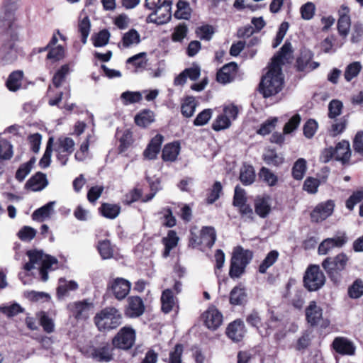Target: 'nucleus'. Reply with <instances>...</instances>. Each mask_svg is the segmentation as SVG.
<instances>
[{
  "label": "nucleus",
  "mask_w": 363,
  "mask_h": 363,
  "mask_svg": "<svg viewBox=\"0 0 363 363\" xmlns=\"http://www.w3.org/2000/svg\"><path fill=\"white\" fill-rule=\"evenodd\" d=\"M112 351L113 349L108 345L101 346L93 350L91 357L98 362H108L113 359Z\"/></svg>",
  "instance_id": "cd10ccee"
},
{
  "label": "nucleus",
  "mask_w": 363,
  "mask_h": 363,
  "mask_svg": "<svg viewBox=\"0 0 363 363\" xmlns=\"http://www.w3.org/2000/svg\"><path fill=\"white\" fill-rule=\"evenodd\" d=\"M154 121L153 112L147 110L141 112L135 117V123L141 127H146Z\"/></svg>",
  "instance_id": "de8ad7c7"
},
{
  "label": "nucleus",
  "mask_w": 363,
  "mask_h": 363,
  "mask_svg": "<svg viewBox=\"0 0 363 363\" xmlns=\"http://www.w3.org/2000/svg\"><path fill=\"white\" fill-rule=\"evenodd\" d=\"M45 187V175L41 172H37L31 177L26 183L25 188L32 191H38Z\"/></svg>",
  "instance_id": "c85d7f7f"
},
{
  "label": "nucleus",
  "mask_w": 363,
  "mask_h": 363,
  "mask_svg": "<svg viewBox=\"0 0 363 363\" xmlns=\"http://www.w3.org/2000/svg\"><path fill=\"white\" fill-rule=\"evenodd\" d=\"M47 50L48 51L47 58L54 62L60 61L66 56V50L65 47L61 45L47 46Z\"/></svg>",
  "instance_id": "a19ab883"
},
{
  "label": "nucleus",
  "mask_w": 363,
  "mask_h": 363,
  "mask_svg": "<svg viewBox=\"0 0 363 363\" xmlns=\"http://www.w3.org/2000/svg\"><path fill=\"white\" fill-rule=\"evenodd\" d=\"M324 176L320 179H318L313 177H308L303 184V189L309 194H315L318 191V188L321 182H325L328 178L329 173V169L324 167L322 169Z\"/></svg>",
  "instance_id": "a878e982"
},
{
  "label": "nucleus",
  "mask_w": 363,
  "mask_h": 363,
  "mask_svg": "<svg viewBox=\"0 0 363 363\" xmlns=\"http://www.w3.org/2000/svg\"><path fill=\"white\" fill-rule=\"evenodd\" d=\"M69 72V68L68 65H62L59 70L55 73L53 77L52 82L53 84L58 87L61 85L62 82L64 81L65 77Z\"/></svg>",
  "instance_id": "680f3d73"
},
{
  "label": "nucleus",
  "mask_w": 363,
  "mask_h": 363,
  "mask_svg": "<svg viewBox=\"0 0 363 363\" xmlns=\"http://www.w3.org/2000/svg\"><path fill=\"white\" fill-rule=\"evenodd\" d=\"M349 296L352 298H358L363 295V281L356 280L348 289Z\"/></svg>",
  "instance_id": "774afa93"
},
{
  "label": "nucleus",
  "mask_w": 363,
  "mask_h": 363,
  "mask_svg": "<svg viewBox=\"0 0 363 363\" xmlns=\"http://www.w3.org/2000/svg\"><path fill=\"white\" fill-rule=\"evenodd\" d=\"M362 69V65L359 62H354L348 65L345 71V79L350 82L356 77Z\"/></svg>",
  "instance_id": "3c124183"
},
{
  "label": "nucleus",
  "mask_w": 363,
  "mask_h": 363,
  "mask_svg": "<svg viewBox=\"0 0 363 363\" xmlns=\"http://www.w3.org/2000/svg\"><path fill=\"white\" fill-rule=\"evenodd\" d=\"M74 140L68 137L60 138L58 139L56 147L61 150L62 152L72 153L74 150Z\"/></svg>",
  "instance_id": "864d4df0"
},
{
  "label": "nucleus",
  "mask_w": 363,
  "mask_h": 363,
  "mask_svg": "<svg viewBox=\"0 0 363 363\" xmlns=\"http://www.w3.org/2000/svg\"><path fill=\"white\" fill-rule=\"evenodd\" d=\"M216 240V233L214 228L210 226L203 227L201 230L199 240H191V245H202L211 248Z\"/></svg>",
  "instance_id": "2eb2a0df"
},
{
  "label": "nucleus",
  "mask_w": 363,
  "mask_h": 363,
  "mask_svg": "<svg viewBox=\"0 0 363 363\" xmlns=\"http://www.w3.org/2000/svg\"><path fill=\"white\" fill-rule=\"evenodd\" d=\"M205 325L211 330L218 329L223 323L222 313L214 306L208 308L202 315Z\"/></svg>",
  "instance_id": "9b49d317"
},
{
  "label": "nucleus",
  "mask_w": 363,
  "mask_h": 363,
  "mask_svg": "<svg viewBox=\"0 0 363 363\" xmlns=\"http://www.w3.org/2000/svg\"><path fill=\"white\" fill-rule=\"evenodd\" d=\"M18 40L17 26L11 19L0 21V65L13 64L18 58L16 42Z\"/></svg>",
  "instance_id": "f03ea898"
},
{
  "label": "nucleus",
  "mask_w": 363,
  "mask_h": 363,
  "mask_svg": "<svg viewBox=\"0 0 363 363\" xmlns=\"http://www.w3.org/2000/svg\"><path fill=\"white\" fill-rule=\"evenodd\" d=\"M231 125V121L229 118H227L223 113L217 116L216 120L212 124V128L216 131H220L221 130L229 128Z\"/></svg>",
  "instance_id": "5fc2aeb1"
},
{
  "label": "nucleus",
  "mask_w": 363,
  "mask_h": 363,
  "mask_svg": "<svg viewBox=\"0 0 363 363\" xmlns=\"http://www.w3.org/2000/svg\"><path fill=\"white\" fill-rule=\"evenodd\" d=\"M347 125V120L344 117L340 121L333 123L330 128L328 129L329 134L335 137L342 133L346 128Z\"/></svg>",
  "instance_id": "6e6d98bb"
},
{
  "label": "nucleus",
  "mask_w": 363,
  "mask_h": 363,
  "mask_svg": "<svg viewBox=\"0 0 363 363\" xmlns=\"http://www.w3.org/2000/svg\"><path fill=\"white\" fill-rule=\"evenodd\" d=\"M347 242L345 233L335 238H326L318 246V253L325 255L331 252L335 247H342Z\"/></svg>",
  "instance_id": "4468645a"
},
{
  "label": "nucleus",
  "mask_w": 363,
  "mask_h": 363,
  "mask_svg": "<svg viewBox=\"0 0 363 363\" xmlns=\"http://www.w3.org/2000/svg\"><path fill=\"white\" fill-rule=\"evenodd\" d=\"M35 163V160L31 159L28 162L21 164L16 173V179L22 182L26 176L30 172L33 165Z\"/></svg>",
  "instance_id": "603ef678"
},
{
  "label": "nucleus",
  "mask_w": 363,
  "mask_h": 363,
  "mask_svg": "<svg viewBox=\"0 0 363 363\" xmlns=\"http://www.w3.org/2000/svg\"><path fill=\"white\" fill-rule=\"evenodd\" d=\"M325 282V277L318 265L309 266L303 277L304 286L310 291L320 289Z\"/></svg>",
  "instance_id": "423d86ee"
},
{
  "label": "nucleus",
  "mask_w": 363,
  "mask_h": 363,
  "mask_svg": "<svg viewBox=\"0 0 363 363\" xmlns=\"http://www.w3.org/2000/svg\"><path fill=\"white\" fill-rule=\"evenodd\" d=\"M180 150L179 144L173 143L166 145L162 150V159L164 161H174Z\"/></svg>",
  "instance_id": "4c0bfd02"
},
{
  "label": "nucleus",
  "mask_w": 363,
  "mask_h": 363,
  "mask_svg": "<svg viewBox=\"0 0 363 363\" xmlns=\"http://www.w3.org/2000/svg\"><path fill=\"white\" fill-rule=\"evenodd\" d=\"M153 10H155V11L147 18V23L162 25L167 23L171 19L172 13L170 8H164L162 6L160 5Z\"/></svg>",
  "instance_id": "f3484780"
},
{
  "label": "nucleus",
  "mask_w": 363,
  "mask_h": 363,
  "mask_svg": "<svg viewBox=\"0 0 363 363\" xmlns=\"http://www.w3.org/2000/svg\"><path fill=\"white\" fill-rule=\"evenodd\" d=\"M348 262L347 256L340 253L335 257H327L322 262V267L328 274L330 280L338 284L342 279L341 272L345 269Z\"/></svg>",
  "instance_id": "39448f33"
},
{
  "label": "nucleus",
  "mask_w": 363,
  "mask_h": 363,
  "mask_svg": "<svg viewBox=\"0 0 363 363\" xmlns=\"http://www.w3.org/2000/svg\"><path fill=\"white\" fill-rule=\"evenodd\" d=\"M247 301V293L241 286L234 287L230 293V303L234 306L242 305Z\"/></svg>",
  "instance_id": "72a5a7b5"
},
{
  "label": "nucleus",
  "mask_w": 363,
  "mask_h": 363,
  "mask_svg": "<svg viewBox=\"0 0 363 363\" xmlns=\"http://www.w3.org/2000/svg\"><path fill=\"white\" fill-rule=\"evenodd\" d=\"M162 219V225L167 228H172L176 225L177 220L169 207L163 208L159 213Z\"/></svg>",
  "instance_id": "49530a36"
},
{
  "label": "nucleus",
  "mask_w": 363,
  "mask_h": 363,
  "mask_svg": "<svg viewBox=\"0 0 363 363\" xmlns=\"http://www.w3.org/2000/svg\"><path fill=\"white\" fill-rule=\"evenodd\" d=\"M196 33L200 39L210 40L214 33V30L211 26L205 25L197 28Z\"/></svg>",
  "instance_id": "69168bd1"
},
{
  "label": "nucleus",
  "mask_w": 363,
  "mask_h": 363,
  "mask_svg": "<svg viewBox=\"0 0 363 363\" xmlns=\"http://www.w3.org/2000/svg\"><path fill=\"white\" fill-rule=\"evenodd\" d=\"M196 102L193 96L186 97L182 104L181 111L184 116L186 118L191 117L196 110Z\"/></svg>",
  "instance_id": "79ce46f5"
},
{
  "label": "nucleus",
  "mask_w": 363,
  "mask_h": 363,
  "mask_svg": "<svg viewBox=\"0 0 363 363\" xmlns=\"http://www.w3.org/2000/svg\"><path fill=\"white\" fill-rule=\"evenodd\" d=\"M23 72L21 70H16L11 72L6 82V87L11 91H18L22 85Z\"/></svg>",
  "instance_id": "2f4dec72"
},
{
  "label": "nucleus",
  "mask_w": 363,
  "mask_h": 363,
  "mask_svg": "<svg viewBox=\"0 0 363 363\" xmlns=\"http://www.w3.org/2000/svg\"><path fill=\"white\" fill-rule=\"evenodd\" d=\"M177 10L174 13V16L178 19H187L190 16L188 4L180 0L177 2Z\"/></svg>",
  "instance_id": "052dcab7"
},
{
  "label": "nucleus",
  "mask_w": 363,
  "mask_h": 363,
  "mask_svg": "<svg viewBox=\"0 0 363 363\" xmlns=\"http://www.w3.org/2000/svg\"><path fill=\"white\" fill-rule=\"evenodd\" d=\"M188 32L186 26L184 23L178 25L172 34L173 42H182L186 38Z\"/></svg>",
  "instance_id": "338daca9"
},
{
  "label": "nucleus",
  "mask_w": 363,
  "mask_h": 363,
  "mask_svg": "<svg viewBox=\"0 0 363 363\" xmlns=\"http://www.w3.org/2000/svg\"><path fill=\"white\" fill-rule=\"evenodd\" d=\"M142 99L143 94L140 91H126L121 95V99L125 106L140 102Z\"/></svg>",
  "instance_id": "c03bdc74"
},
{
  "label": "nucleus",
  "mask_w": 363,
  "mask_h": 363,
  "mask_svg": "<svg viewBox=\"0 0 363 363\" xmlns=\"http://www.w3.org/2000/svg\"><path fill=\"white\" fill-rule=\"evenodd\" d=\"M279 252L277 250L270 251L259 267V272L264 274L267 269L272 266L279 257Z\"/></svg>",
  "instance_id": "a18cd8bd"
},
{
  "label": "nucleus",
  "mask_w": 363,
  "mask_h": 363,
  "mask_svg": "<svg viewBox=\"0 0 363 363\" xmlns=\"http://www.w3.org/2000/svg\"><path fill=\"white\" fill-rule=\"evenodd\" d=\"M335 203L332 200L318 204L311 213V220L319 223L325 220L333 213Z\"/></svg>",
  "instance_id": "9d476101"
},
{
  "label": "nucleus",
  "mask_w": 363,
  "mask_h": 363,
  "mask_svg": "<svg viewBox=\"0 0 363 363\" xmlns=\"http://www.w3.org/2000/svg\"><path fill=\"white\" fill-rule=\"evenodd\" d=\"M350 10L347 6L342 5L338 11L339 19L337 21V29L340 35L345 37L348 35L351 21L349 16Z\"/></svg>",
  "instance_id": "6ab92c4d"
},
{
  "label": "nucleus",
  "mask_w": 363,
  "mask_h": 363,
  "mask_svg": "<svg viewBox=\"0 0 363 363\" xmlns=\"http://www.w3.org/2000/svg\"><path fill=\"white\" fill-rule=\"evenodd\" d=\"M278 121L277 118L274 117L261 125L260 128L257 130V133L262 135H266L270 133L275 128Z\"/></svg>",
  "instance_id": "e2e57ef3"
},
{
  "label": "nucleus",
  "mask_w": 363,
  "mask_h": 363,
  "mask_svg": "<svg viewBox=\"0 0 363 363\" xmlns=\"http://www.w3.org/2000/svg\"><path fill=\"white\" fill-rule=\"evenodd\" d=\"M135 341V332L130 327H123L113 339L114 347L128 350L132 347Z\"/></svg>",
  "instance_id": "1a4fd4ad"
},
{
  "label": "nucleus",
  "mask_w": 363,
  "mask_h": 363,
  "mask_svg": "<svg viewBox=\"0 0 363 363\" xmlns=\"http://www.w3.org/2000/svg\"><path fill=\"white\" fill-rule=\"evenodd\" d=\"M342 103L336 99L332 100L328 105V117L330 118H335L340 116L342 110Z\"/></svg>",
  "instance_id": "4d7b16f0"
},
{
  "label": "nucleus",
  "mask_w": 363,
  "mask_h": 363,
  "mask_svg": "<svg viewBox=\"0 0 363 363\" xmlns=\"http://www.w3.org/2000/svg\"><path fill=\"white\" fill-rule=\"evenodd\" d=\"M333 349L341 355H354L356 350L354 343L345 337H336L332 343Z\"/></svg>",
  "instance_id": "f8f14e48"
},
{
  "label": "nucleus",
  "mask_w": 363,
  "mask_h": 363,
  "mask_svg": "<svg viewBox=\"0 0 363 363\" xmlns=\"http://www.w3.org/2000/svg\"><path fill=\"white\" fill-rule=\"evenodd\" d=\"M20 0H4V16L0 21L10 20L14 24V14L13 12L18 9V3Z\"/></svg>",
  "instance_id": "58836bf2"
},
{
  "label": "nucleus",
  "mask_w": 363,
  "mask_h": 363,
  "mask_svg": "<svg viewBox=\"0 0 363 363\" xmlns=\"http://www.w3.org/2000/svg\"><path fill=\"white\" fill-rule=\"evenodd\" d=\"M101 214L108 219L116 218L121 212V206L118 204L104 203L99 208Z\"/></svg>",
  "instance_id": "c9c22d12"
},
{
  "label": "nucleus",
  "mask_w": 363,
  "mask_h": 363,
  "mask_svg": "<svg viewBox=\"0 0 363 363\" xmlns=\"http://www.w3.org/2000/svg\"><path fill=\"white\" fill-rule=\"evenodd\" d=\"M162 141L163 137L161 135H155L145 150L143 152L144 157L148 160L155 159L160 151Z\"/></svg>",
  "instance_id": "393cba45"
},
{
  "label": "nucleus",
  "mask_w": 363,
  "mask_h": 363,
  "mask_svg": "<svg viewBox=\"0 0 363 363\" xmlns=\"http://www.w3.org/2000/svg\"><path fill=\"white\" fill-rule=\"evenodd\" d=\"M27 255L29 257V262L24 264L23 269L26 271H30L33 269H38L41 279L45 281V259L43 251L28 250Z\"/></svg>",
  "instance_id": "6e6552de"
},
{
  "label": "nucleus",
  "mask_w": 363,
  "mask_h": 363,
  "mask_svg": "<svg viewBox=\"0 0 363 363\" xmlns=\"http://www.w3.org/2000/svg\"><path fill=\"white\" fill-rule=\"evenodd\" d=\"M140 42V34L135 29L133 28L123 34L121 42L118 44V47L122 46L124 48H128L138 45Z\"/></svg>",
  "instance_id": "c756f323"
},
{
  "label": "nucleus",
  "mask_w": 363,
  "mask_h": 363,
  "mask_svg": "<svg viewBox=\"0 0 363 363\" xmlns=\"http://www.w3.org/2000/svg\"><path fill=\"white\" fill-rule=\"evenodd\" d=\"M130 289V283L123 278L116 279L111 285V290L115 297L118 300L125 298Z\"/></svg>",
  "instance_id": "4be33fe9"
},
{
  "label": "nucleus",
  "mask_w": 363,
  "mask_h": 363,
  "mask_svg": "<svg viewBox=\"0 0 363 363\" xmlns=\"http://www.w3.org/2000/svg\"><path fill=\"white\" fill-rule=\"evenodd\" d=\"M17 235L21 240L23 242H30L35 238L36 230L30 226H23L18 232Z\"/></svg>",
  "instance_id": "bf43d9fd"
},
{
  "label": "nucleus",
  "mask_w": 363,
  "mask_h": 363,
  "mask_svg": "<svg viewBox=\"0 0 363 363\" xmlns=\"http://www.w3.org/2000/svg\"><path fill=\"white\" fill-rule=\"evenodd\" d=\"M323 317V310L317 305V303L312 301L306 308V320L311 325L318 324Z\"/></svg>",
  "instance_id": "412c9836"
},
{
  "label": "nucleus",
  "mask_w": 363,
  "mask_h": 363,
  "mask_svg": "<svg viewBox=\"0 0 363 363\" xmlns=\"http://www.w3.org/2000/svg\"><path fill=\"white\" fill-rule=\"evenodd\" d=\"M238 68L235 62H230L224 65L217 73V81L222 84H227L233 81Z\"/></svg>",
  "instance_id": "5701e85b"
},
{
  "label": "nucleus",
  "mask_w": 363,
  "mask_h": 363,
  "mask_svg": "<svg viewBox=\"0 0 363 363\" xmlns=\"http://www.w3.org/2000/svg\"><path fill=\"white\" fill-rule=\"evenodd\" d=\"M291 52V44L286 42L280 51L272 58L269 70L262 77L259 84V91L264 98L276 95L282 89L284 77L281 65L288 61Z\"/></svg>",
  "instance_id": "f257e3e1"
},
{
  "label": "nucleus",
  "mask_w": 363,
  "mask_h": 363,
  "mask_svg": "<svg viewBox=\"0 0 363 363\" xmlns=\"http://www.w3.org/2000/svg\"><path fill=\"white\" fill-rule=\"evenodd\" d=\"M162 311L169 313L176 305L175 299L171 289H165L161 296Z\"/></svg>",
  "instance_id": "f704fd0d"
},
{
  "label": "nucleus",
  "mask_w": 363,
  "mask_h": 363,
  "mask_svg": "<svg viewBox=\"0 0 363 363\" xmlns=\"http://www.w3.org/2000/svg\"><path fill=\"white\" fill-rule=\"evenodd\" d=\"M246 330L243 321L237 319L230 323L226 328V335L234 342H240L242 340Z\"/></svg>",
  "instance_id": "dca6fc26"
},
{
  "label": "nucleus",
  "mask_w": 363,
  "mask_h": 363,
  "mask_svg": "<svg viewBox=\"0 0 363 363\" xmlns=\"http://www.w3.org/2000/svg\"><path fill=\"white\" fill-rule=\"evenodd\" d=\"M179 240V238L174 230L168 231L167 236L162 239V243L164 246L162 253L163 257L167 258L169 257L171 250L177 246Z\"/></svg>",
  "instance_id": "bb28decb"
},
{
  "label": "nucleus",
  "mask_w": 363,
  "mask_h": 363,
  "mask_svg": "<svg viewBox=\"0 0 363 363\" xmlns=\"http://www.w3.org/2000/svg\"><path fill=\"white\" fill-rule=\"evenodd\" d=\"M98 250L104 259H110L113 255V247L108 240H104L99 242Z\"/></svg>",
  "instance_id": "09e8293b"
},
{
  "label": "nucleus",
  "mask_w": 363,
  "mask_h": 363,
  "mask_svg": "<svg viewBox=\"0 0 363 363\" xmlns=\"http://www.w3.org/2000/svg\"><path fill=\"white\" fill-rule=\"evenodd\" d=\"M128 305L125 310V315L130 318L140 316L145 311L143 300L139 296H131L128 299Z\"/></svg>",
  "instance_id": "aec40b11"
},
{
  "label": "nucleus",
  "mask_w": 363,
  "mask_h": 363,
  "mask_svg": "<svg viewBox=\"0 0 363 363\" xmlns=\"http://www.w3.org/2000/svg\"><path fill=\"white\" fill-rule=\"evenodd\" d=\"M268 312L269 316L267 320L262 323L260 328L258 329V333L262 337L269 336L280 325V320L275 315L274 312L271 310H269Z\"/></svg>",
  "instance_id": "a211bd4d"
},
{
  "label": "nucleus",
  "mask_w": 363,
  "mask_h": 363,
  "mask_svg": "<svg viewBox=\"0 0 363 363\" xmlns=\"http://www.w3.org/2000/svg\"><path fill=\"white\" fill-rule=\"evenodd\" d=\"M255 172L252 165L244 164L240 169L239 179L245 186H249L255 181Z\"/></svg>",
  "instance_id": "7c9ffc66"
},
{
  "label": "nucleus",
  "mask_w": 363,
  "mask_h": 363,
  "mask_svg": "<svg viewBox=\"0 0 363 363\" xmlns=\"http://www.w3.org/2000/svg\"><path fill=\"white\" fill-rule=\"evenodd\" d=\"M78 288V284L74 281H67L64 278L59 279V285L57 289V293L59 298L67 296L69 291H75Z\"/></svg>",
  "instance_id": "473e14b6"
},
{
  "label": "nucleus",
  "mask_w": 363,
  "mask_h": 363,
  "mask_svg": "<svg viewBox=\"0 0 363 363\" xmlns=\"http://www.w3.org/2000/svg\"><path fill=\"white\" fill-rule=\"evenodd\" d=\"M333 157L342 163L347 162L351 157L350 146L348 141L342 140L337 144L333 151Z\"/></svg>",
  "instance_id": "b1692460"
},
{
  "label": "nucleus",
  "mask_w": 363,
  "mask_h": 363,
  "mask_svg": "<svg viewBox=\"0 0 363 363\" xmlns=\"http://www.w3.org/2000/svg\"><path fill=\"white\" fill-rule=\"evenodd\" d=\"M256 213L261 218H265L269 213L271 208L268 197H258L255 201Z\"/></svg>",
  "instance_id": "e433bc0d"
},
{
  "label": "nucleus",
  "mask_w": 363,
  "mask_h": 363,
  "mask_svg": "<svg viewBox=\"0 0 363 363\" xmlns=\"http://www.w3.org/2000/svg\"><path fill=\"white\" fill-rule=\"evenodd\" d=\"M94 323L100 331L116 328L121 324L122 315L114 307H106L97 313Z\"/></svg>",
  "instance_id": "20e7f679"
},
{
  "label": "nucleus",
  "mask_w": 363,
  "mask_h": 363,
  "mask_svg": "<svg viewBox=\"0 0 363 363\" xmlns=\"http://www.w3.org/2000/svg\"><path fill=\"white\" fill-rule=\"evenodd\" d=\"M253 257L252 252L249 250H244L242 247H236L230 259V267L229 276L232 279H236L241 277L247 264L250 262Z\"/></svg>",
  "instance_id": "7ed1b4c3"
},
{
  "label": "nucleus",
  "mask_w": 363,
  "mask_h": 363,
  "mask_svg": "<svg viewBox=\"0 0 363 363\" xmlns=\"http://www.w3.org/2000/svg\"><path fill=\"white\" fill-rule=\"evenodd\" d=\"M313 53L309 50H302L296 60V67L298 71L309 72L319 67V63L313 62Z\"/></svg>",
  "instance_id": "ddd939ff"
},
{
  "label": "nucleus",
  "mask_w": 363,
  "mask_h": 363,
  "mask_svg": "<svg viewBox=\"0 0 363 363\" xmlns=\"http://www.w3.org/2000/svg\"><path fill=\"white\" fill-rule=\"evenodd\" d=\"M13 156V147L6 140H0V160H9Z\"/></svg>",
  "instance_id": "13d9d810"
},
{
  "label": "nucleus",
  "mask_w": 363,
  "mask_h": 363,
  "mask_svg": "<svg viewBox=\"0 0 363 363\" xmlns=\"http://www.w3.org/2000/svg\"><path fill=\"white\" fill-rule=\"evenodd\" d=\"M69 315L77 321L86 320L93 313L94 304L87 300L75 301L67 305Z\"/></svg>",
  "instance_id": "0eeeda50"
},
{
  "label": "nucleus",
  "mask_w": 363,
  "mask_h": 363,
  "mask_svg": "<svg viewBox=\"0 0 363 363\" xmlns=\"http://www.w3.org/2000/svg\"><path fill=\"white\" fill-rule=\"evenodd\" d=\"M260 179L269 186H274L277 184L278 177L270 169L262 167L259 172Z\"/></svg>",
  "instance_id": "37998d69"
},
{
  "label": "nucleus",
  "mask_w": 363,
  "mask_h": 363,
  "mask_svg": "<svg viewBox=\"0 0 363 363\" xmlns=\"http://www.w3.org/2000/svg\"><path fill=\"white\" fill-rule=\"evenodd\" d=\"M315 6L312 2L306 3L300 9L302 18L307 21L313 18L315 14Z\"/></svg>",
  "instance_id": "0e129e2a"
},
{
  "label": "nucleus",
  "mask_w": 363,
  "mask_h": 363,
  "mask_svg": "<svg viewBox=\"0 0 363 363\" xmlns=\"http://www.w3.org/2000/svg\"><path fill=\"white\" fill-rule=\"evenodd\" d=\"M246 322L250 326L255 328L258 332V329L260 328L262 323L261 313L257 310L251 311L246 316Z\"/></svg>",
  "instance_id": "8fccbe9b"
},
{
  "label": "nucleus",
  "mask_w": 363,
  "mask_h": 363,
  "mask_svg": "<svg viewBox=\"0 0 363 363\" xmlns=\"http://www.w3.org/2000/svg\"><path fill=\"white\" fill-rule=\"evenodd\" d=\"M307 170V162L303 158L298 159L294 164L291 174L296 180H301Z\"/></svg>",
  "instance_id": "ea45409f"
}]
</instances>
